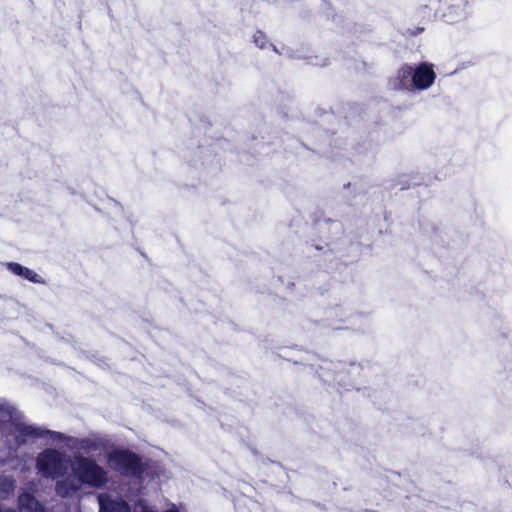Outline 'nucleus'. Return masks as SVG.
<instances>
[{
    "label": "nucleus",
    "instance_id": "obj_1",
    "mask_svg": "<svg viewBox=\"0 0 512 512\" xmlns=\"http://www.w3.org/2000/svg\"><path fill=\"white\" fill-rule=\"evenodd\" d=\"M106 457L109 467L122 476L142 478L148 469V462L127 448H114Z\"/></svg>",
    "mask_w": 512,
    "mask_h": 512
},
{
    "label": "nucleus",
    "instance_id": "obj_2",
    "mask_svg": "<svg viewBox=\"0 0 512 512\" xmlns=\"http://www.w3.org/2000/svg\"><path fill=\"white\" fill-rule=\"evenodd\" d=\"M72 470L81 483L91 487H102L108 481L107 472L90 457L75 456Z\"/></svg>",
    "mask_w": 512,
    "mask_h": 512
},
{
    "label": "nucleus",
    "instance_id": "obj_3",
    "mask_svg": "<svg viewBox=\"0 0 512 512\" xmlns=\"http://www.w3.org/2000/svg\"><path fill=\"white\" fill-rule=\"evenodd\" d=\"M36 469L45 478H59L65 475L67 466L63 453L56 449H45L36 459Z\"/></svg>",
    "mask_w": 512,
    "mask_h": 512
},
{
    "label": "nucleus",
    "instance_id": "obj_4",
    "mask_svg": "<svg viewBox=\"0 0 512 512\" xmlns=\"http://www.w3.org/2000/svg\"><path fill=\"white\" fill-rule=\"evenodd\" d=\"M15 430L18 433L20 443H25L29 439H38L44 436H51L55 440H63L64 434L61 432L51 431L45 428L28 425L26 423H16Z\"/></svg>",
    "mask_w": 512,
    "mask_h": 512
},
{
    "label": "nucleus",
    "instance_id": "obj_5",
    "mask_svg": "<svg viewBox=\"0 0 512 512\" xmlns=\"http://www.w3.org/2000/svg\"><path fill=\"white\" fill-rule=\"evenodd\" d=\"M436 74L432 65L425 62L413 69L412 87L417 90L428 89L435 81Z\"/></svg>",
    "mask_w": 512,
    "mask_h": 512
},
{
    "label": "nucleus",
    "instance_id": "obj_6",
    "mask_svg": "<svg viewBox=\"0 0 512 512\" xmlns=\"http://www.w3.org/2000/svg\"><path fill=\"white\" fill-rule=\"evenodd\" d=\"M413 68L408 64L402 65L398 70L396 77L391 81L392 88L397 91H412Z\"/></svg>",
    "mask_w": 512,
    "mask_h": 512
},
{
    "label": "nucleus",
    "instance_id": "obj_7",
    "mask_svg": "<svg viewBox=\"0 0 512 512\" xmlns=\"http://www.w3.org/2000/svg\"><path fill=\"white\" fill-rule=\"evenodd\" d=\"M99 512H131L130 505L123 499H112L107 494L98 496Z\"/></svg>",
    "mask_w": 512,
    "mask_h": 512
},
{
    "label": "nucleus",
    "instance_id": "obj_8",
    "mask_svg": "<svg viewBox=\"0 0 512 512\" xmlns=\"http://www.w3.org/2000/svg\"><path fill=\"white\" fill-rule=\"evenodd\" d=\"M6 267L11 273L20 276L32 283H42L41 277L35 271L24 267L17 262H8Z\"/></svg>",
    "mask_w": 512,
    "mask_h": 512
},
{
    "label": "nucleus",
    "instance_id": "obj_9",
    "mask_svg": "<svg viewBox=\"0 0 512 512\" xmlns=\"http://www.w3.org/2000/svg\"><path fill=\"white\" fill-rule=\"evenodd\" d=\"M18 506L21 512H45L43 505L30 493L18 497Z\"/></svg>",
    "mask_w": 512,
    "mask_h": 512
},
{
    "label": "nucleus",
    "instance_id": "obj_10",
    "mask_svg": "<svg viewBox=\"0 0 512 512\" xmlns=\"http://www.w3.org/2000/svg\"><path fill=\"white\" fill-rule=\"evenodd\" d=\"M77 489H78V487L74 486L67 479L59 480L56 482V485H55V491H56L57 495H59L61 497H68L72 493L76 492Z\"/></svg>",
    "mask_w": 512,
    "mask_h": 512
},
{
    "label": "nucleus",
    "instance_id": "obj_11",
    "mask_svg": "<svg viewBox=\"0 0 512 512\" xmlns=\"http://www.w3.org/2000/svg\"><path fill=\"white\" fill-rule=\"evenodd\" d=\"M253 42L257 47L263 49L266 47L268 39L264 32H262L261 30H257L253 35Z\"/></svg>",
    "mask_w": 512,
    "mask_h": 512
},
{
    "label": "nucleus",
    "instance_id": "obj_12",
    "mask_svg": "<svg viewBox=\"0 0 512 512\" xmlns=\"http://www.w3.org/2000/svg\"><path fill=\"white\" fill-rule=\"evenodd\" d=\"M423 31H424V28H422V27H417L414 31H411V32H410V35H411V36H416V35H418V34L422 33Z\"/></svg>",
    "mask_w": 512,
    "mask_h": 512
}]
</instances>
